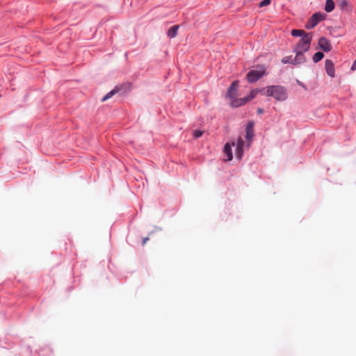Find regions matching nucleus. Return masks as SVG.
Segmentation results:
<instances>
[{"label": "nucleus", "mask_w": 356, "mask_h": 356, "mask_svg": "<svg viewBox=\"0 0 356 356\" xmlns=\"http://www.w3.org/2000/svg\"><path fill=\"white\" fill-rule=\"evenodd\" d=\"M248 102V100L247 99V97H244V98H238V99L236 98V97L235 98H234L233 99L231 100L230 104L232 107H238V106L245 104Z\"/></svg>", "instance_id": "10"}, {"label": "nucleus", "mask_w": 356, "mask_h": 356, "mask_svg": "<svg viewBox=\"0 0 356 356\" xmlns=\"http://www.w3.org/2000/svg\"><path fill=\"white\" fill-rule=\"evenodd\" d=\"M294 51L296 53V56L293 58L294 64H296V65L300 64V63L305 62L306 58H305V55L303 54V53L305 51Z\"/></svg>", "instance_id": "11"}, {"label": "nucleus", "mask_w": 356, "mask_h": 356, "mask_svg": "<svg viewBox=\"0 0 356 356\" xmlns=\"http://www.w3.org/2000/svg\"><path fill=\"white\" fill-rule=\"evenodd\" d=\"M203 132L200 130H195L193 132V136L196 138H200L202 136Z\"/></svg>", "instance_id": "22"}, {"label": "nucleus", "mask_w": 356, "mask_h": 356, "mask_svg": "<svg viewBox=\"0 0 356 356\" xmlns=\"http://www.w3.org/2000/svg\"><path fill=\"white\" fill-rule=\"evenodd\" d=\"M178 29H179L178 25H174V26H171L168 31V33H167L168 36L170 38H175L177 34Z\"/></svg>", "instance_id": "12"}, {"label": "nucleus", "mask_w": 356, "mask_h": 356, "mask_svg": "<svg viewBox=\"0 0 356 356\" xmlns=\"http://www.w3.org/2000/svg\"><path fill=\"white\" fill-rule=\"evenodd\" d=\"M318 45L320 48L325 52H328L332 50V44L330 41L325 37H321L318 40Z\"/></svg>", "instance_id": "6"}, {"label": "nucleus", "mask_w": 356, "mask_h": 356, "mask_svg": "<svg viewBox=\"0 0 356 356\" xmlns=\"http://www.w3.org/2000/svg\"><path fill=\"white\" fill-rule=\"evenodd\" d=\"M312 40V36L311 33L304 35L297 44L294 51H307L309 49Z\"/></svg>", "instance_id": "2"}, {"label": "nucleus", "mask_w": 356, "mask_h": 356, "mask_svg": "<svg viewBox=\"0 0 356 356\" xmlns=\"http://www.w3.org/2000/svg\"><path fill=\"white\" fill-rule=\"evenodd\" d=\"M148 240H149V238H148V237L144 238L143 239V243H142L143 245H145V243H147V241Z\"/></svg>", "instance_id": "23"}, {"label": "nucleus", "mask_w": 356, "mask_h": 356, "mask_svg": "<svg viewBox=\"0 0 356 356\" xmlns=\"http://www.w3.org/2000/svg\"><path fill=\"white\" fill-rule=\"evenodd\" d=\"M264 91V95L273 97L277 101H284L287 98V92L284 87L281 86H270L261 89Z\"/></svg>", "instance_id": "1"}, {"label": "nucleus", "mask_w": 356, "mask_h": 356, "mask_svg": "<svg viewBox=\"0 0 356 356\" xmlns=\"http://www.w3.org/2000/svg\"><path fill=\"white\" fill-rule=\"evenodd\" d=\"M259 92L264 93V91H261V89H257V88L252 90L250 92V95L247 97L248 102L252 100V99H254Z\"/></svg>", "instance_id": "16"}, {"label": "nucleus", "mask_w": 356, "mask_h": 356, "mask_svg": "<svg viewBox=\"0 0 356 356\" xmlns=\"http://www.w3.org/2000/svg\"><path fill=\"white\" fill-rule=\"evenodd\" d=\"M254 136V122H249L246 126V139L248 141V146L250 145L251 140Z\"/></svg>", "instance_id": "8"}, {"label": "nucleus", "mask_w": 356, "mask_h": 356, "mask_svg": "<svg viewBox=\"0 0 356 356\" xmlns=\"http://www.w3.org/2000/svg\"><path fill=\"white\" fill-rule=\"evenodd\" d=\"M224 152L227 156V160L231 161L232 159V147L229 143H226L224 147Z\"/></svg>", "instance_id": "13"}, {"label": "nucleus", "mask_w": 356, "mask_h": 356, "mask_svg": "<svg viewBox=\"0 0 356 356\" xmlns=\"http://www.w3.org/2000/svg\"><path fill=\"white\" fill-rule=\"evenodd\" d=\"M264 75H265V69L264 67H261L260 70H250L248 73L246 77H247L248 81L250 83H253V82L257 81L258 79H259Z\"/></svg>", "instance_id": "4"}, {"label": "nucleus", "mask_w": 356, "mask_h": 356, "mask_svg": "<svg viewBox=\"0 0 356 356\" xmlns=\"http://www.w3.org/2000/svg\"><path fill=\"white\" fill-rule=\"evenodd\" d=\"M325 15L321 13H314L305 24L307 29L314 28L320 22L325 19Z\"/></svg>", "instance_id": "3"}, {"label": "nucleus", "mask_w": 356, "mask_h": 356, "mask_svg": "<svg viewBox=\"0 0 356 356\" xmlns=\"http://www.w3.org/2000/svg\"><path fill=\"white\" fill-rule=\"evenodd\" d=\"M338 5L341 9H344L348 6V2L347 0H340Z\"/></svg>", "instance_id": "20"}, {"label": "nucleus", "mask_w": 356, "mask_h": 356, "mask_svg": "<svg viewBox=\"0 0 356 356\" xmlns=\"http://www.w3.org/2000/svg\"><path fill=\"white\" fill-rule=\"evenodd\" d=\"M324 57V54L323 53L321 52V51H318V52H316L314 56H313V61L314 63H318V61H320L321 59H323V58Z\"/></svg>", "instance_id": "18"}, {"label": "nucleus", "mask_w": 356, "mask_h": 356, "mask_svg": "<svg viewBox=\"0 0 356 356\" xmlns=\"http://www.w3.org/2000/svg\"><path fill=\"white\" fill-rule=\"evenodd\" d=\"M238 89V81H235L231 84V86L229 88V90H228V92H227V96L231 100L237 96Z\"/></svg>", "instance_id": "7"}, {"label": "nucleus", "mask_w": 356, "mask_h": 356, "mask_svg": "<svg viewBox=\"0 0 356 356\" xmlns=\"http://www.w3.org/2000/svg\"><path fill=\"white\" fill-rule=\"evenodd\" d=\"M271 0H261V1L259 3V7H264L266 6H268L270 3Z\"/></svg>", "instance_id": "21"}, {"label": "nucleus", "mask_w": 356, "mask_h": 356, "mask_svg": "<svg viewBox=\"0 0 356 356\" xmlns=\"http://www.w3.org/2000/svg\"><path fill=\"white\" fill-rule=\"evenodd\" d=\"M263 112H264V111L262 108H258V110H257L258 113L261 114V113H263Z\"/></svg>", "instance_id": "24"}, {"label": "nucleus", "mask_w": 356, "mask_h": 356, "mask_svg": "<svg viewBox=\"0 0 356 356\" xmlns=\"http://www.w3.org/2000/svg\"><path fill=\"white\" fill-rule=\"evenodd\" d=\"M282 63L284 64H286V63L294 64V60H293V58H292V56H290L284 57L282 59Z\"/></svg>", "instance_id": "19"}, {"label": "nucleus", "mask_w": 356, "mask_h": 356, "mask_svg": "<svg viewBox=\"0 0 356 356\" xmlns=\"http://www.w3.org/2000/svg\"><path fill=\"white\" fill-rule=\"evenodd\" d=\"M236 147V156L241 159L243 155L244 142L241 137H238L236 143H232Z\"/></svg>", "instance_id": "5"}, {"label": "nucleus", "mask_w": 356, "mask_h": 356, "mask_svg": "<svg viewBox=\"0 0 356 356\" xmlns=\"http://www.w3.org/2000/svg\"><path fill=\"white\" fill-rule=\"evenodd\" d=\"M334 6L335 4L333 0H326L325 10L327 13H330L334 10Z\"/></svg>", "instance_id": "14"}, {"label": "nucleus", "mask_w": 356, "mask_h": 356, "mask_svg": "<svg viewBox=\"0 0 356 356\" xmlns=\"http://www.w3.org/2000/svg\"><path fill=\"white\" fill-rule=\"evenodd\" d=\"M119 91V89L115 87L113 90H112L111 91H110L108 93H107L102 99V102H105L106 101L107 99H108L109 98H111V97H113L115 94H116Z\"/></svg>", "instance_id": "15"}, {"label": "nucleus", "mask_w": 356, "mask_h": 356, "mask_svg": "<svg viewBox=\"0 0 356 356\" xmlns=\"http://www.w3.org/2000/svg\"><path fill=\"white\" fill-rule=\"evenodd\" d=\"M325 68L327 74L330 77H334L335 76V70L333 62L331 60L327 59L325 62Z\"/></svg>", "instance_id": "9"}, {"label": "nucleus", "mask_w": 356, "mask_h": 356, "mask_svg": "<svg viewBox=\"0 0 356 356\" xmlns=\"http://www.w3.org/2000/svg\"><path fill=\"white\" fill-rule=\"evenodd\" d=\"M307 33H306L305 32V31L303 30H300V29H293L291 31V35L293 36H295V37H298V36H302L303 37L304 35H307Z\"/></svg>", "instance_id": "17"}]
</instances>
